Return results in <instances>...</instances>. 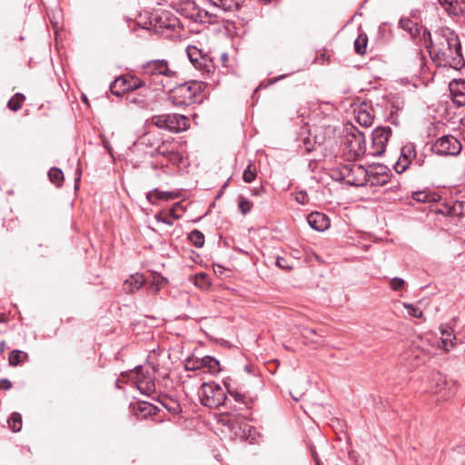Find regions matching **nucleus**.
Returning <instances> with one entry per match:
<instances>
[{
	"label": "nucleus",
	"instance_id": "obj_1",
	"mask_svg": "<svg viewBox=\"0 0 465 465\" xmlns=\"http://www.w3.org/2000/svg\"><path fill=\"white\" fill-rule=\"evenodd\" d=\"M430 54L438 66L460 70L465 64L459 36L449 28L440 29Z\"/></svg>",
	"mask_w": 465,
	"mask_h": 465
},
{
	"label": "nucleus",
	"instance_id": "obj_2",
	"mask_svg": "<svg viewBox=\"0 0 465 465\" xmlns=\"http://www.w3.org/2000/svg\"><path fill=\"white\" fill-rule=\"evenodd\" d=\"M201 85L196 82L181 84L169 91L168 99L175 106H189L197 102Z\"/></svg>",
	"mask_w": 465,
	"mask_h": 465
},
{
	"label": "nucleus",
	"instance_id": "obj_3",
	"mask_svg": "<svg viewBox=\"0 0 465 465\" xmlns=\"http://www.w3.org/2000/svg\"><path fill=\"white\" fill-rule=\"evenodd\" d=\"M202 404L209 408H217L226 400L225 391L215 382H204L198 391Z\"/></svg>",
	"mask_w": 465,
	"mask_h": 465
},
{
	"label": "nucleus",
	"instance_id": "obj_4",
	"mask_svg": "<svg viewBox=\"0 0 465 465\" xmlns=\"http://www.w3.org/2000/svg\"><path fill=\"white\" fill-rule=\"evenodd\" d=\"M144 85V82L134 75H123L114 79L110 84V91L116 96L132 92Z\"/></svg>",
	"mask_w": 465,
	"mask_h": 465
},
{
	"label": "nucleus",
	"instance_id": "obj_5",
	"mask_svg": "<svg viewBox=\"0 0 465 465\" xmlns=\"http://www.w3.org/2000/svg\"><path fill=\"white\" fill-rule=\"evenodd\" d=\"M432 151L438 155H457L461 151V144L454 136L444 135L432 144Z\"/></svg>",
	"mask_w": 465,
	"mask_h": 465
},
{
	"label": "nucleus",
	"instance_id": "obj_6",
	"mask_svg": "<svg viewBox=\"0 0 465 465\" xmlns=\"http://www.w3.org/2000/svg\"><path fill=\"white\" fill-rule=\"evenodd\" d=\"M391 135L390 127H377L371 134V148L370 153L381 155L384 153L387 143Z\"/></svg>",
	"mask_w": 465,
	"mask_h": 465
},
{
	"label": "nucleus",
	"instance_id": "obj_7",
	"mask_svg": "<svg viewBox=\"0 0 465 465\" xmlns=\"http://www.w3.org/2000/svg\"><path fill=\"white\" fill-rule=\"evenodd\" d=\"M336 181L341 184L355 187L382 185L388 183L387 179L380 180V176H337Z\"/></svg>",
	"mask_w": 465,
	"mask_h": 465
},
{
	"label": "nucleus",
	"instance_id": "obj_8",
	"mask_svg": "<svg viewBox=\"0 0 465 465\" xmlns=\"http://www.w3.org/2000/svg\"><path fill=\"white\" fill-rule=\"evenodd\" d=\"M134 375L136 379L137 389L141 392L149 395L154 391L155 384L154 376L153 373H151L149 371H143V369L139 366L135 368Z\"/></svg>",
	"mask_w": 465,
	"mask_h": 465
},
{
	"label": "nucleus",
	"instance_id": "obj_9",
	"mask_svg": "<svg viewBox=\"0 0 465 465\" xmlns=\"http://www.w3.org/2000/svg\"><path fill=\"white\" fill-rule=\"evenodd\" d=\"M144 74L148 75H164L173 77L176 72L171 69L166 60H153L146 63L143 66Z\"/></svg>",
	"mask_w": 465,
	"mask_h": 465
},
{
	"label": "nucleus",
	"instance_id": "obj_10",
	"mask_svg": "<svg viewBox=\"0 0 465 465\" xmlns=\"http://www.w3.org/2000/svg\"><path fill=\"white\" fill-rule=\"evenodd\" d=\"M188 57L195 68L203 73H211L213 69L212 62L202 55V52L196 46H188L186 49Z\"/></svg>",
	"mask_w": 465,
	"mask_h": 465
},
{
	"label": "nucleus",
	"instance_id": "obj_11",
	"mask_svg": "<svg viewBox=\"0 0 465 465\" xmlns=\"http://www.w3.org/2000/svg\"><path fill=\"white\" fill-rule=\"evenodd\" d=\"M207 7L203 9L205 15L217 17L221 12L232 10L237 5L235 0H206Z\"/></svg>",
	"mask_w": 465,
	"mask_h": 465
},
{
	"label": "nucleus",
	"instance_id": "obj_12",
	"mask_svg": "<svg viewBox=\"0 0 465 465\" xmlns=\"http://www.w3.org/2000/svg\"><path fill=\"white\" fill-rule=\"evenodd\" d=\"M345 143L349 150L356 156L366 152L364 135L360 131L347 134Z\"/></svg>",
	"mask_w": 465,
	"mask_h": 465
},
{
	"label": "nucleus",
	"instance_id": "obj_13",
	"mask_svg": "<svg viewBox=\"0 0 465 465\" xmlns=\"http://www.w3.org/2000/svg\"><path fill=\"white\" fill-rule=\"evenodd\" d=\"M415 157V149L413 144L409 143L401 148V154L394 164L395 172L399 174L405 172L409 165L413 164L412 160Z\"/></svg>",
	"mask_w": 465,
	"mask_h": 465
},
{
	"label": "nucleus",
	"instance_id": "obj_14",
	"mask_svg": "<svg viewBox=\"0 0 465 465\" xmlns=\"http://www.w3.org/2000/svg\"><path fill=\"white\" fill-rule=\"evenodd\" d=\"M182 196V190H173V191H161L159 189H153L147 193L146 198L147 200L153 203H157L158 201L168 202L173 199L180 198Z\"/></svg>",
	"mask_w": 465,
	"mask_h": 465
},
{
	"label": "nucleus",
	"instance_id": "obj_15",
	"mask_svg": "<svg viewBox=\"0 0 465 465\" xmlns=\"http://www.w3.org/2000/svg\"><path fill=\"white\" fill-rule=\"evenodd\" d=\"M174 7L178 13L190 19H195L203 11L198 9L193 0H181L174 4Z\"/></svg>",
	"mask_w": 465,
	"mask_h": 465
},
{
	"label": "nucleus",
	"instance_id": "obj_16",
	"mask_svg": "<svg viewBox=\"0 0 465 465\" xmlns=\"http://www.w3.org/2000/svg\"><path fill=\"white\" fill-rule=\"evenodd\" d=\"M308 224L318 232H323L330 226L329 218L322 213H312L307 216Z\"/></svg>",
	"mask_w": 465,
	"mask_h": 465
},
{
	"label": "nucleus",
	"instance_id": "obj_17",
	"mask_svg": "<svg viewBox=\"0 0 465 465\" xmlns=\"http://www.w3.org/2000/svg\"><path fill=\"white\" fill-rule=\"evenodd\" d=\"M167 130L173 133H178L187 129L188 119L181 114H166Z\"/></svg>",
	"mask_w": 465,
	"mask_h": 465
},
{
	"label": "nucleus",
	"instance_id": "obj_18",
	"mask_svg": "<svg viewBox=\"0 0 465 465\" xmlns=\"http://www.w3.org/2000/svg\"><path fill=\"white\" fill-rule=\"evenodd\" d=\"M452 101L458 106H465V81L458 80L450 84Z\"/></svg>",
	"mask_w": 465,
	"mask_h": 465
},
{
	"label": "nucleus",
	"instance_id": "obj_19",
	"mask_svg": "<svg viewBox=\"0 0 465 465\" xmlns=\"http://www.w3.org/2000/svg\"><path fill=\"white\" fill-rule=\"evenodd\" d=\"M440 348L445 351H449L450 348H453L455 345L456 337L453 334V330L449 326H440Z\"/></svg>",
	"mask_w": 465,
	"mask_h": 465
},
{
	"label": "nucleus",
	"instance_id": "obj_20",
	"mask_svg": "<svg viewBox=\"0 0 465 465\" xmlns=\"http://www.w3.org/2000/svg\"><path fill=\"white\" fill-rule=\"evenodd\" d=\"M144 278L140 273L132 274L124 282V290L126 292H134L144 284Z\"/></svg>",
	"mask_w": 465,
	"mask_h": 465
},
{
	"label": "nucleus",
	"instance_id": "obj_21",
	"mask_svg": "<svg viewBox=\"0 0 465 465\" xmlns=\"http://www.w3.org/2000/svg\"><path fill=\"white\" fill-rule=\"evenodd\" d=\"M434 392L440 394V397L442 400L449 399L454 394L453 390L449 387L445 378L440 375H438L436 379V388Z\"/></svg>",
	"mask_w": 465,
	"mask_h": 465
},
{
	"label": "nucleus",
	"instance_id": "obj_22",
	"mask_svg": "<svg viewBox=\"0 0 465 465\" xmlns=\"http://www.w3.org/2000/svg\"><path fill=\"white\" fill-rule=\"evenodd\" d=\"M446 12L454 16L465 14V0H453L452 3H449Z\"/></svg>",
	"mask_w": 465,
	"mask_h": 465
},
{
	"label": "nucleus",
	"instance_id": "obj_23",
	"mask_svg": "<svg viewBox=\"0 0 465 465\" xmlns=\"http://www.w3.org/2000/svg\"><path fill=\"white\" fill-rule=\"evenodd\" d=\"M202 361L203 369H206L212 374L218 373L221 370L219 361L211 356L203 357Z\"/></svg>",
	"mask_w": 465,
	"mask_h": 465
},
{
	"label": "nucleus",
	"instance_id": "obj_24",
	"mask_svg": "<svg viewBox=\"0 0 465 465\" xmlns=\"http://www.w3.org/2000/svg\"><path fill=\"white\" fill-rule=\"evenodd\" d=\"M400 26L413 37L420 33L418 24L408 18H401L400 20Z\"/></svg>",
	"mask_w": 465,
	"mask_h": 465
},
{
	"label": "nucleus",
	"instance_id": "obj_25",
	"mask_svg": "<svg viewBox=\"0 0 465 465\" xmlns=\"http://www.w3.org/2000/svg\"><path fill=\"white\" fill-rule=\"evenodd\" d=\"M356 120L361 126L369 127L373 123V116L370 112L363 109H359L357 112Z\"/></svg>",
	"mask_w": 465,
	"mask_h": 465
},
{
	"label": "nucleus",
	"instance_id": "obj_26",
	"mask_svg": "<svg viewBox=\"0 0 465 465\" xmlns=\"http://www.w3.org/2000/svg\"><path fill=\"white\" fill-rule=\"evenodd\" d=\"M367 43V35L364 33L360 34L354 41L355 52L359 54H364L366 53Z\"/></svg>",
	"mask_w": 465,
	"mask_h": 465
},
{
	"label": "nucleus",
	"instance_id": "obj_27",
	"mask_svg": "<svg viewBox=\"0 0 465 465\" xmlns=\"http://www.w3.org/2000/svg\"><path fill=\"white\" fill-rule=\"evenodd\" d=\"M363 167L361 164L350 163L345 164L341 170L340 174H361L363 172Z\"/></svg>",
	"mask_w": 465,
	"mask_h": 465
},
{
	"label": "nucleus",
	"instance_id": "obj_28",
	"mask_svg": "<svg viewBox=\"0 0 465 465\" xmlns=\"http://www.w3.org/2000/svg\"><path fill=\"white\" fill-rule=\"evenodd\" d=\"M25 99L24 94L17 93L8 101L7 106L10 110L16 112L22 107Z\"/></svg>",
	"mask_w": 465,
	"mask_h": 465
},
{
	"label": "nucleus",
	"instance_id": "obj_29",
	"mask_svg": "<svg viewBox=\"0 0 465 465\" xmlns=\"http://www.w3.org/2000/svg\"><path fill=\"white\" fill-rule=\"evenodd\" d=\"M189 240L191 241V242L197 248H201L203 246L204 244V236L203 234L198 231V230H193V232H190L189 234Z\"/></svg>",
	"mask_w": 465,
	"mask_h": 465
},
{
	"label": "nucleus",
	"instance_id": "obj_30",
	"mask_svg": "<svg viewBox=\"0 0 465 465\" xmlns=\"http://www.w3.org/2000/svg\"><path fill=\"white\" fill-rule=\"evenodd\" d=\"M26 353L23 352L22 351L15 350L10 352L9 355V364L12 366H16L20 362L23 361L24 358H26Z\"/></svg>",
	"mask_w": 465,
	"mask_h": 465
},
{
	"label": "nucleus",
	"instance_id": "obj_31",
	"mask_svg": "<svg viewBox=\"0 0 465 465\" xmlns=\"http://www.w3.org/2000/svg\"><path fill=\"white\" fill-rule=\"evenodd\" d=\"M8 423L13 431L17 432L22 429V417L19 413L15 412L8 420Z\"/></svg>",
	"mask_w": 465,
	"mask_h": 465
},
{
	"label": "nucleus",
	"instance_id": "obj_32",
	"mask_svg": "<svg viewBox=\"0 0 465 465\" xmlns=\"http://www.w3.org/2000/svg\"><path fill=\"white\" fill-rule=\"evenodd\" d=\"M185 369L189 371H196L203 369L202 358L189 357L185 361Z\"/></svg>",
	"mask_w": 465,
	"mask_h": 465
},
{
	"label": "nucleus",
	"instance_id": "obj_33",
	"mask_svg": "<svg viewBox=\"0 0 465 465\" xmlns=\"http://www.w3.org/2000/svg\"><path fill=\"white\" fill-rule=\"evenodd\" d=\"M168 214L174 220L180 219L184 213L182 203H175L172 208L167 210Z\"/></svg>",
	"mask_w": 465,
	"mask_h": 465
},
{
	"label": "nucleus",
	"instance_id": "obj_34",
	"mask_svg": "<svg viewBox=\"0 0 465 465\" xmlns=\"http://www.w3.org/2000/svg\"><path fill=\"white\" fill-rule=\"evenodd\" d=\"M152 124L161 129L167 130V119L166 114L154 115L152 117Z\"/></svg>",
	"mask_w": 465,
	"mask_h": 465
},
{
	"label": "nucleus",
	"instance_id": "obj_35",
	"mask_svg": "<svg viewBox=\"0 0 465 465\" xmlns=\"http://www.w3.org/2000/svg\"><path fill=\"white\" fill-rule=\"evenodd\" d=\"M413 199L418 202H430L435 201V196L430 195L427 192H416L413 193Z\"/></svg>",
	"mask_w": 465,
	"mask_h": 465
},
{
	"label": "nucleus",
	"instance_id": "obj_36",
	"mask_svg": "<svg viewBox=\"0 0 465 465\" xmlns=\"http://www.w3.org/2000/svg\"><path fill=\"white\" fill-rule=\"evenodd\" d=\"M155 219L157 222L165 223L167 225H173V220L167 211L160 212L155 215Z\"/></svg>",
	"mask_w": 465,
	"mask_h": 465
},
{
	"label": "nucleus",
	"instance_id": "obj_37",
	"mask_svg": "<svg viewBox=\"0 0 465 465\" xmlns=\"http://www.w3.org/2000/svg\"><path fill=\"white\" fill-rule=\"evenodd\" d=\"M403 306L408 310V313L415 318H421L423 316L422 312L411 303H403Z\"/></svg>",
	"mask_w": 465,
	"mask_h": 465
},
{
	"label": "nucleus",
	"instance_id": "obj_38",
	"mask_svg": "<svg viewBox=\"0 0 465 465\" xmlns=\"http://www.w3.org/2000/svg\"><path fill=\"white\" fill-rule=\"evenodd\" d=\"M404 284H405L404 280L401 278H399V277H394L390 282V286L394 291H400V290L403 289Z\"/></svg>",
	"mask_w": 465,
	"mask_h": 465
},
{
	"label": "nucleus",
	"instance_id": "obj_39",
	"mask_svg": "<svg viewBox=\"0 0 465 465\" xmlns=\"http://www.w3.org/2000/svg\"><path fill=\"white\" fill-rule=\"evenodd\" d=\"M137 408L141 412H145V415L152 414L154 408L152 404H149L147 402H141L137 404Z\"/></svg>",
	"mask_w": 465,
	"mask_h": 465
},
{
	"label": "nucleus",
	"instance_id": "obj_40",
	"mask_svg": "<svg viewBox=\"0 0 465 465\" xmlns=\"http://www.w3.org/2000/svg\"><path fill=\"white\" fill-rule=\"evenodd\" d=\"M229 394L235 401L246 403L245 396L237 391H229Z\"/></svg>",
	"mask_w": 465,
	"mask_h": 465
},
{
	"label": "nucleus",
	"instance_id": "obj_41",
	"mask_svg": "<svg viewBox=\"0 0 465 465\" xmlns=\"http://www.w3.org/2000/svg\"><path fill=\"white\" fill-rule=\"evenodd\" d=\"M238 206L242 214L247 213L251 210V203L247 200H242Z\"/></svg>",
	"mask_w": 465,
	"mask_h": 465
},
{
	"label": "nucleus",
	"instance_id": "obj_42",
	"mask_svg": "<svg viewBox=\"0 0 465 465\" xmlns=\"http://www.w3.org/2000/svg\"><path fill=\"white\" fill-rule=\"evenodd\" d=\"M165 282H166L165 278H163L160 274H154L153 276V280H152V286L157 285V286L161 287Z\"/></svg>",
	"mask_w": 465,
	"mask_h": 465
},
{
	"label": "nucleus",
	"instance_id": "obj_43",
	"mask_svg": "<svg viewBox=\"0 0 465 465\" xmlns=\"http://www.w3.org/2000/svg\"><path fill=\"white\" fill-rule=\"evenodd\" d=\"M302 334L306 339H309L312 341L316 342V343L319 342L318 340L313 339V337H312V336H315V331L313 329H305Z\"/></svg>",
	"mask_w": 465,
	"mask_h": 465
},
{
	"label": "nucleus",
	"instance_id": "obj_44",
	"mask_svg": "<svg viewBox=\"0 0 465 465\" xmlns=\"http://www.w3.org/2000/svg\"><path fill=\"white\" fill-rule=\"evenodd\" d=\"M195 278L196 285H200L201 287H203V284L207 283V275L204 273L197 274Z\"/></svg>",
	"mask_w": 465,
	"mask_h": 465
},
{
	"label": "nucleus",
	"instance_id": "obj_45",
	"mask_svg": "<svg viewBox=\"0 0 465 465\" xmlns=\"http://www.w3.org/2000/svg\"><path fill=\"white\" fill-rule=\"evenodd\" d=\"M296 201L301 204H305L308 201V196L305 193H300L295 197Z\"/></svg>",
	"mask_w": 465,
	"mask_h": 465
},
{
	"label": "nucleus",
	"instance_id": "obj_46",
	"mask_svg": "<svg viewBox=\"0 0 465 465\" xmlns=\"http://www.w3.org/2000/svg\"><path fill=\"white\" fill-rule=\"evenodd\" d=\"M49 180L53 183H57V186L60 187L64 182V176H48Z\"/></svg>",
	"mask_w": 465,
	"mask_h": 465
},
{
	"label": "nucleus",
	"instance_id": "obj_47",
	"mask_svg": "<svg viewBox=\"0 0 465 465\" xmlns=\"http://www.w3.org/2000/svg\"><path fill=\"white\" fill-rule=\"evenodd\" d=\"M276 264L278 267L282 269H290L291 267L288 265L287 261L284 258H278L276 261Z\"/></svg>",
	"mask_w": 465,
	"mask_h": 465
},
{
	"label": "nucleus",
	"instance_id": "obj_48",
	"mask_svg": "<svg viewBox=\"0 0 465 465\" xmlns=\"http://www.w3.org/2000/svg\"><path fill=\"white\" fill-rule=\"evenodd\" d=\"M12 387V383L7 379L0 380V389L9 390Z\"/></svg>",
	"mask_w": 465,
	"mask_h": 465
},
{
	"label": "nucleus",
	"instance_id": "obj_49",
	"mask_svg": "<svg viewBox=\"0 0 465 465\" xmlns=\"http://www.w3.org/2000/svg\"><path fill=\"white\" fill-rule=\"evenodd\" d=\"M144 143H150L151 145H153L154 143H153V139L154 140V136L152 134H147L143 138Z\"/></svg>",
	"mask_w": 465,
	"mask_h": 465
},
{
	"label": "nucleus",
	"instance_id": "obj_50",
	"mask_svg": "<svg viewBox=\"0 0 465 465\" xmlns=\"http://www.w3.org/2000/svg\"><path fill=\"white\" fill-rule=\"evenodd\" d=\"M164 146H165L164 143H162L161 144H159L156 149L157 153L164 155L167 153V151L164 149Z\"/></svg>",
	"mask_w": 465,
	"mask_h": 465
},
{
	"label": "nucleus",
	"instance_id": "obj_51",
	"mask_svg": "<svg viewBox=\"0 0 465 465\" xmlns=\"http://www.w3.org/2000/svg\"><path fill=\"white\" fill-rule=\"evenodd\" d=\"M453 0H438L439 4L446 10L449 3H452Z\"/></svg>",
	"mask_w": 465,
	"mask_h": 465
},
{
	"label": "nucleus",
	"instance_id": "obj_52",
	"mask_svg": "<svg viewBox=\"0 0 465 465\" xmlns=\"http://www.w3.org/2000/svg\"><path fill=\"white\" fill-rule=\"evenodd\" d=\"M256 176H242L243 181L246 183H251L255 180Z\"/></svg>",
	"mask_w": 465,
	"mask_h": 465
},
{
	"label": "nucleus",
	"instance_id": "obj_53",
	"mask_svg": "<svg viewBox=\"0 0 465 465\" xmlns=\"http://www.w3.org/2000/svg\"><path fill=\"white\" fill-rule=\"evenodd\" d=\"M148 288H149V290H150L151 292H153V293L158 292V291H159V289H160V287H159V286H157V285H153V286H152V282L150 283V285H149V287H148Z\"/></svg>",
	"mask_w": 465,
	"mask_h": 465
},
{
	"label": "nucleus",
	"instance_id": "obj_54",
	"mask_svg": "<svg viewBox=\"0 0 465 465\" xmlns=\"http://www.w3.org/2000/svg\"><path fill=\"white\" fill-rule=\"evenodd\" d=\"M244 175H247V174H253V173L251 171V168L250 166H248L244 171H243V173Z\"/></svg>",
	"mask_w": 465,
	"mask_h": 465
},
{
	"label": "nucleus",
	"instance_id": "obj_55",
	"mask_svg": "<svg viewBox=\"0 0 465 465\" xmlns=\"http://www.w3.org/2000/svg\"><path fill=\"white\" fill-rule=\"evenodd\" d=\"M80 182V176L78 177H75L74 179V188L77 189L78 188V183Z\"/></svg>",
	"mask_w": 465,
	"mask_h": 465
},
{
	"label": "nucleus",
	"instance_id": "obj_56",
	"mask_svg": "<svg viewBox=\"0 0 465 465\" xmlns=\"http://www.w3.org/2000/svg\"><path fill=\"white\" fill-rule=\"evenodd\" d=\"M52 171H57V172H58V174H62V171H61L60 169H56V168H53V169H51V171L49 172V173H48V174H52V173H51V172H52Z\"/></svg>",
	"mask_w": 465,
	"mask_h": 465
},
{
	"label": "nucleus",
	"instance_id": "obj_57",
	"mask_svg": "<svg viewBox=\"0 0 465 465\" xmlns=\"http://www.w3.org/2000/svg\"><path fill=\"white\" fill-rule=\"evenodd\" d=\"M130 99V101L134 102V103H137L138 101L134 98H131V97H128Z\"/></svg>",
	"mask_w": 465,
	"mask_h": 465
},
{
	"label": "nucleus",
	"instance_id": "obj_58",
	"mask_svg": "<svg viewBox=\"0 0 465 465\" xmlns=\"http://www.w3.org/2000/svg\"><path fill=\"white\" fill-rule=\"evenodd\" d=\"M4 345H5V341L0 342L1 348H4Z\"/></svg>",
	"mask_w": 465,
	"mask_h": 465
},
{
	"label": "nucleus",
	"instance_id": "obj_59",
	"mask_svg": "<svg viewBox=\"0 0 465 465\" xmlns=\"http://www.w3.org/2000/svg\"><path fill=\"white\" fill-rule=\"evenodd\" d=\"M314 460H315V462H316V465H319V462H318L317 458H314Z\"/></svg>",
	"mask_w": 465,
	"mask_h": 465
},
{
	"label": "nucleus",
	"instance_id": "obj_60",
	"mask_svg": "<svg viewBox=\"0 0 465 465\" xmlns=\"http://www.w3.org/2000/svg\"><path fill=\"white\" fill-rule=\"evenodd\" d=\"M314 460H315V462H316V465H319V462H318L317 458H314Z\"/></svg>",
	"mask_w": 465,
	"mask_h": 465
},
{
	"label": "nucleus",
	"instance_id": "obj_61",
	"mask_svg": "<svg viewBox=\"0 0 465 465\" xmlns=\"http://www.w3.org/2000/svg\"><path fill=\"white\" fill-rule=\"evenodd\" d=\"M314 460H315V462H316V465H319V462H318L317 458H314Z\"/></svg>",
	"mask_w": 465,
	"mask_h": 465
},
{
	"label": "nucleus",
	"instance_id": "obj_62",
	"mask_svg": "<svg viewBox=\"0 0 465 465\" xmlns=\"http://www.w3.org/2000/svg\"><path fill=\"white\" fill-rule=\"evenodd\" d=\"M385 173H385V172H383V173H382V174H385ZM375 174L380 175V174H381V173H376Z\"/></svg>",
	"mask_w": 465,
	"mask_h": 465
}]
</instances>
